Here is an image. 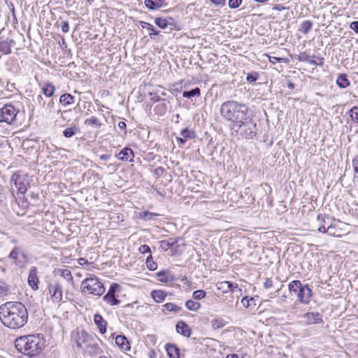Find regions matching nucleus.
I'll return each mask as SVG.
<instances>
[{
	"instance_id": "obj_42",
	"label": "nucleus",
	"mask_w": 358,
	"mask_h": 358,
	"mask_svg": "<svg viewBox=\"0 0 358 358\" xmlns=\"http://www.w3.org/2000/svg\"><path fill=\"white\" fill-rule=\"evenodd\" d=\"M85 124L88 126H96L101 127V123L100 121L95 117H91L90 118H87L85 120Z\"/></svg>"
},
{
	"instance_id": "obj_14",
	"label": "nucleus",
	"mask_w": 358,
	"mask_h": 358,
	"mask_svg": "<svg viewBox=\"0 0 358 358\" xmlns=\"http://www.w3.org/2000/svg\"><path fill=\"white\" fill-rule=\"evenodd\" d=\"M38 270L36 266H32L29 272L28 275V284L34 290H37L38 289V283L39 279L37 275Z\"/></svg>"
},
{
	"instance_id": "obj_16",
	"label": "nucleus",
	"mask_w": 358,
	"mask_h": 358,
	"mask_svg": "<svg viewBox=\"0 0 358 358\" xmlns=\"http://www.w3.org/2000/svg\"><path fill=\"white\" fill-rule=\"evenodd\" d=\"M94 322L101 334L106 332L108 322L100 314L96 313L94 315Z\"/></svg>"
},
{
	"instance_id": "obj_43",
	"label": "nucleus",
	"mask_w": 358,
	"mask_h": 358,
	"mask_svg": "<svg viewBox=\"0 0 358 358\" xmlns=\"http://www.w3.org/2000/svg\"><path fill=\"white\" fill-rule=\"evenodd\" d=\"M164 307L166 308V310L175 313H179L182 310L181 307L178 306L173 303H166L164 305Z\"/></svg>"
},
{
	"instance_id": "obj_44",
	"label": "nucleus",
	"mask_w": 358,
	"mask_h": 358,
	"mask_svg": "<svg viewBox=\"0 0 358 358\" xmlns=\"http://www.w3.org/2000/svg\"><path fill=\"white\" fill-rule=\"evenodd\" d=\"M10 293L9 286L3 282L0 281V296H4Z\"/></svg>"
},
{
	"instance_id": "obj_24",
	"label": "nucleus",
	"mask_w": 358,
	"mask_h": 358,
	"mask_svg": "<svg viewBox=\"0 0 358 358\" xmlns=\"http://www.w3.org/2000/svg\"><path fill=\"white\" fill-rule=\"evenodd\" d=\"M177 241L173 238L163 240L159 242L160 247L164 251L168 250L169 248H173L176 243Z\"/></svg>"
},
{
	"instance_id": "obj_5",
	"label": "nucleus",
	"mask_w": 358,
	"mask_h": 358,
	"mask_svg": "<svg viewBox=\"0 0 358 358\" xmlns=\"http://www.w3.org/2000/svg\"><path fill=\"white\" fill-rule=\"evenodd\" d=\"M80 289L83 293L100 296L104 293L105 287L97 277L92 276L81 282Z\"/></svg>"
},
{
	"instance_id": "obj_26",
	"label": "nucleus",
	"mask_w": 358,
	"mask_h": 358,
	"mask_svg": "<svg viewBox=\"0 0 358 358\" xmlns=\"http://www.w3.org/2000/svg\"><path fill=\"white\" fill-rule=\"evenodd\" d=\"M336 83L341 88H345L350 85V81L345 74H339L336 80Z\"/></svg>"
},
{
	"instance_id": "obj_48",
	"label": "nucleus",
	"mask_w": 358,
	"mask_h": 358,
	"mask_svg": "<svg viewBox=\"0 0 358 358\" xmlns=\"http://www.w3.org/2000/svg\"><path fill=\"white\" fill-rule=\"evenodd\" d=\"M335 221H331L330 224H328L326 229V233L330 236H336V231L335 229L336 225L334 224Z\"/></svg>"
},
{
	"instance_id": "obj_10",
	"label": "nucleus",
	"mask_w": 358,
	"mask_h": 358,
	"mask_svg": "<svg viewBox=\"0 0 358 358\" xmlns=\"http://www.w3.org/2000/svg\"><path fill=\"white\" fill-rule=\"evenodd\" d=\"M10 182L14 184L18 193L24 194L27 192L28 180L26 176L15 173L10 178Z\"/></svg>"
},
{
	"instance_id": "obj_12",
	"label": "nucleus",
	"mask_w": 358,
	"mask_h": 358,
	"mask_svg": "<svg viewBox=\"0 0 358 358\" xmlns=\"http://www.w3.org/2000/svg\"><path fill=\"white\" fill-rule=\"evenodd\" d=\"M303 323L309 325L322 322V316L318 312H309L302 315Z\"/></svg>"
},
{
	"instance_id": "obj_37",
	"label": "nucleus",
	"mask_w": 358,
	"mask_h": 358,
	"mask_svg": "<svg viewBox=\"0 0 358 358\" xmlns=\"http://www.w3.org/2000/svg\"><path fill=\"white\" fill-rule=\"evenodd\" d=\"M313 23L310 20H306L303 21L301 24V27L299 29V31L302 32L304 34H307L310 30L312 29Z\"/></svg>"
},
{
	"instance_id": "obj_41",
	"label": "nucleus",
	"mask_w": 358,
	"mask_h": 358,
	"mask_svg": "<svg viewBox=\"0 0 358 358\" xmlns=\"http://www.w3.org/2000/svg\"><path fill=\"white\" fill-rule=\"evenodd\" d=\"M146 266L150 271H155L157 268V263L153 260L152 256L151 254L149 255V256L146 258Z\"/></svg>"
},
{
	"instance_id": "obj_55",
	"label": "nucleus",
	"mask_w": 358,
	"mask_h": 358,
	"mask_svg": "<svg viewBox=\"0 0 358 358\" xmlns=\"http://www.w3.org/2000/svg\"><path fill=\"white\" fill-rule=\"evenodd\" d=\"M138 252L141 254L151 253L150 248L148 245H142L138 248Z\"/></svg>"
},
{
	"instance_id": "obj_7",
	"label": "nucleus",
	"mask_w": 358,
	"mask_h": 358,
	"mask_svg": "<svg viewBox=\"0 0 358 358\" xmlns=\"http://www.w3.org/2000/svg\"><path fill=\"white\" fill-rule=\"evenodd\" d=\"M20 110L11 103L5 104L0 109V122H6L8 124L15 123Z\"/></svg>"
},
{
	"instance_id": "obj_1",
	"label": "nucleus",
	"mask_w": 358,
	"mask_h": 358,
	"mask_svg": "<svg viewBox=\"0 0 358 358\" xmlns=\"http://www.w3.org/2000/svg\"><path fill=\"white\" fill-rule=\"evenodd\" d=\"M0 320L6 327L12 329H20L28 321L27 309L21 302H6L0 306Z\"/></svg>"
},
{
	"instance_id": "obj_32",
	"label": "nucleus",
	"mask_w": 358,
	"mask_h": 358,
	"mask_svg": "<svg viewBox=\"0 0 358 358\" xmlns=\"http://www.w3.org/2000/svg\"><path fill=\"white\" fill-rule=\"evenodd\" d=\"M180 135L182 136V141H187V139H192L195 137L194 131L189 130L187 128L182 129L180 131Z\"/></svg>"
},
{
	"instance_id": "obj_39",
	"label": "nucleus",
	"mask_w": 358,
	"mask_h": 358,
	"mask_svg": "<svg viewBox=\"0 0 358 358\" xmlns=\"http://www.w3.org/2000/svg\"><path fill=\"white\" fill-rule=\"evenodd\" d=\"M61 288H62V287L57 280L52 281L48 285V291L51 296H52V294H55Z\"/></svg>"
},
{
	"instance_id": "obj_15",
	"label": "nucleus",
	"mask_w": 358,
	"mask_h": 358,
	"mask_svg": "<svg viewBox=\"0 0 358 358\" xmlns=\"http://www.w3.org/2000/svg\"><path fill=\"white\" fill-rule=\"evenodd\" d=\"M176 331L185 337L189 338L192 334V329L189 325L183 321H179L176 326Z\"/></svg>"
},
{
	"instance_id": "obj_8",
	"label": "nucleus",
	"mask_w": 358,
	"mask_h": 358,
	"mask_svg": "<svg viewBox=\"0 0 358 358\" xmlns=\"http://www.w3.org/2000/svg\"><path fill=\"white\" fill-rule=\"evenodd\" d=\"M121 287L119 284L113 282L110 285L107 293L103 296V300L108 305L113 306L120 304V301L116 295L119 292Z\"/></svg>"
},
{
	"instance_id": "obj_4",
	"label": "nucleus",
	"mask_w": 358,
	"mask_h": 358,
	"mask_svg": "<svg viewBox=\"0 0 358 358\" xmlns=\"http://www.w3.org/2000/svg\"><path fill=\"white\" fill-rule=\"evenodd\" d=\"M229 127L233 133L242 138L251 139L257 133V124L249 113Z\"/></svg>"
},
{
	"instance_id": "obj_11",
	"label": "nucleus",
	"mask_w": 358,
	"mask_h": 358,
	"mask_svg": "<svg viewBox=\"0 0 358 358\" xmlns=\"http://www.w3.org/2000/svg\"><path fill=\"white\" fill-rule=\"evenodd\" d=\"M72 337L78 348H84L92 336L82 330L80 331H78Z\"/></svg>"
},
{
	"instance_id": "obj_50",
	"label": "nucleus",
	"mask_w": 358,
	"mask_h": 358,
	"mask_svg": "<svg viewBox=\"0 0 358 358\" xmlns=\"http://www.w3.org/2000/svg\"><path fill=\"white\" fill-rule=\"evenodd\" d=\"M350 115L353 120L358 123V106H354L350 109Z\"/></svg>"
},
{
	"instance_id": "obj_63",
	"label": "nucleus",
	"mask_w": 358,
	"mask_h": 358,
	"mask_svg": "<svg viewBox=\"0 0 358 358\" xmlns=\"http://www.w3.org/2000/svg\"><path fill=\"white\" fill-rule=\"evenodd\" d=\"M249 301H250V299L245 296L242 299L241 302L243 304V306L247 307V306H250Z\"/></svg>"
},
{
	"instance_id": "obj_53",
	"label": "nucleus",
	"mask_w": 358,
	"mask_h": 358,
	"mask_svg": "<svg viewBox=\"0 0 358 358\" xmlns=\"http://www.w3.org/2000/svg\"><path fill=\"white\" fill-rule=\"evenodd\" d=\"M310 58L311 57L307 55L306 52L301 53L297 57V59L300 62H309Z\"/></svg>"
},
{
	"instance_id": "obj_52",
	"label": "nucleus",
	"mask_w": 358,
	"mask_h": 358,
	"mask_svg": "<svg viewBox=\"0 0 358 358\" xmlns=\"http://www.w3.org/2000/svg\"><path fill=\"white\" fill-rule=\"evenodd\" d=\"M220 285L218 289H224V292H227L228 290H232L231 287H233V284L228 281L221 282Z\"/></svg>"
},
{
	"instance_id": "obj_35",
	"label": "nucleus",
	"mask_w": 358,
	"mask_h": 358,
	"mask_svg": "<svg viewBox=\"0 0 358 358\" xmlns=\"http://www.w3.org/2000/svg\"><path fill=\"white\" fill-rule=\"evenodd\" d=\"M352 164L354 170L353 182L354 184H358V156L353 158Z\"/></svg>"
},
{
	"instance_id": "obj_51",
	"label": "nucleus",
	"mask_w": 358,
	"mask_h": 358,
	"mask_svg": "<svg viewBox=\"0 0 358 358\" xmlns=\"http://www.w3.org/2000/svg\"><path fill=\"white\" fill-rule=\"evenodd\" d=\"M259 78V74L257 72H252L250 73H248L246 76V80L248 83H254L256 80H257Z\"/></svg>"
},
{
	"instance_id": "obj_38",
	"label": "nucleus",
	"mask_w": 358,
	"mask_h": 358,
	"mask_svg": "<svg viewBox=\"0 0 358 358\" xmlns=\"http://www.w3.org/2000/svg\"><path fill=\"white\" fill-rule=\"evenodd\" d=\"M79 131V129L76 126L68 127L63 131V135L66 138H71Z\"/></svg>"
},
{
	"instance_id": "obj_20",
	"label": "nucleus",
	"mask_w": 358,
	"mask_h": 358,
	"mask_svg": "<svg viewBox=\"0 0 358 358\" xmlns=\"http://www.w3.org/2000/svg\"><path fill=\"white\" fill-rule=\"evenodd\" d=\"M166 350L169 358H179L180 350L173 344H167Z\"/></svg>"
},
{
	"instance_id": "obj_30",
	"label": "nucleus",
	"mask_w": 358,
	"mask_h": 358,
	"mask_svg": "<svg viewBox=\"0 0 358 358\" xmlns=\"http://www.w3.org/2000/svg\"><path fill=\"white\" fill-rule=\"evenodd\" d=\"M139 24L143 28L148 29V31H152V32L149 34L151 38H152L154 36L159 34V31H156L153 25H152L151 24L144 21H140Z\"/></svg>"
},
{
	"instance_id": "obj_33",
	"label": "nucleus",
	"mask_w": 358,
	"mask_h": 358,
	"mask_svg": "<svg viewBox=\"0 0 358 358\" xmlns=\"http://www.w3.org/2000/svg\"><path fill=\"white\" fill-rule=\"evenodd\" d=\"M185 307L191 311H197L201 308V304L192 299L187 300L185 302Z\"/></svg>"
},
{
	"instance_id": "obj_60",
	"label": "nucleus",
	"mask_w": 358,
	"mask_h": 358,
	"mask_svg": "<svg viewBox=\"0 0 358 358\" xmlns=\"http://www.w3.org/2000/svg\"><path fill=\"white\" fill-rule=\"evenodd\" d=\"M162 100H164L163 99H161L158 95L157 94H151V101H152L154 103H156V102H162Z\"/></svg>"
},
{
	"instance_id": "obj_18",
	"label": "nucleus",
	"mask_w": 358,
	"mask_h": 358,
	"mask_svg": "<svg viewBox=\"0 0 358 358\" xmlns=\"http://www.w3.org/2000/svg\"><path fill=\"white\" fill-rule=\"evenodd\" d=\"M116 157L122 161L132 162V158L134 157V154L131 148H124L116 155Z\"/></svg>"
},
{
	"instance_id": "obj_56",
	"label": "nucleus",
	"mask_w": 358,
	"mask_h": 358,
	"mask_svg": "<svg viewBox=\"0 0 358 358\" xmlns=\"http://www.w3.org/2000/svg\"><path fill=\"white\" fill-rule=\"evenodd\" d=\"M61 29L64 33H67L69 30V24L67 21H62Z\"/></svg>"
},
{
	"instance_id": "obj_21",
	"label": "nucleus",
	"mask_w": 358,
	"mask_h": 358,
	"mask_svg": "<svg viewBox=\"0 0 358 358\" xmlns=\"http://www.w3.org/2000/svg\"><path fill=\"white\" fill-rule=\"evenodd\" d=\"M158 280L162 282H169L174 280V277L166 271H160L157 273Z\"/></svg>"
},
{
	"instance_id": "obj_22",
	"label": "nucleus",
	"mask_w": 358,
	"mask_h": 358,
	"mask_svg": "<svg viewBox=\"0 0 358 358\" xmlns=\"http://www.w3.org/2000/svg\"><path fill=\"white\" fill-rule=\"evenodd\" d=\"M55 273L59 275L68 282L73 284V276L71 275V272L69 269H57L55 271Z\"/></svg>"
},
{
	"instance_id": "obj_31",
	"label": "nucleus",
	"mask_w": 358,
	"mask_h": 358,
	"mask_svg": "<svg viewBox=\"0 0 358 358\" xmlns=\"http://www.w3.org/2000/svg\"><path fill=\"white\" fill-rule=\"evenodd\" d=\"M55 86L52 83H47L42 87V92L48 97L54 94Z\"/></svg>"
},
{
	"instance_id": "obj_25",
	"label": "nucleus",
	"mask_w": 358,
	"mask_h": 358,
	"mask_svg": "<svg viewBox=\"0 0 358 358\" xmlns=\"http://www.w3.org/2000/svg\"><path fill=\"white\" fill-rule=\"evenodd\" d=\"M167 110V105L166 100H162V102L157 104L155 107L154 111L158 115H163L166 113Z\"/></svg>"
},
{
	"instance_id": "obj_61",
	"label": "nucleus",
	"mask_w": 358,
	"mask_h": 358,
	"mask_svg": "<svg viewBox=\"0 0 358 358\" xmlns=\"http://www.w3.org/2000/svg\"><path fill=\"white\" fill-rule=\"evenodd\" d=\"M53 106H54V101H53V100H51L47 105V109L48 110L49 113L52 112V109L53 108Z\"/></svg>"
},
{
	"instance_id": "obj_34",
	"label": "nucleus",
	"mask_w": 358,
	"mask_h": 358,
	"mask_svg": "<svg viewBox=\"0 0 358 358\" xmlns=\"http://www.w3.org/2000/svg\"><path fill=\"white\" fill-rule=\"evenodd\" d=\"M159 215L157 213L144 211L140 213L139 217L144 221H150L155 218V217L159 216Z\"/></svg>"
},
{
	"instance_id": "obj_62",
	"label": "nucleus",
	"mask_w": 358,
	"mask_h": 358,
	"mask_svg": "<svg viewBox=\"0 0 358 358\" xmlns=\"http://www.w3.org/2000/svg\"><path fill=\"white\" fill-rule=\"evenodd\" d=\"M78 263L80 265H85L88 264V261L86 259L81 257L78 259Z\"/></svg>"
},
{
	"instance_id": "obj_19",
	"label": "nucleus",
	"mask_w": 358,
	"mask_h": 358,
	"mask_svg": "<svg viewBox=\"0 0 358 358\" xmlns=\"http://www.w3.org/2000/svg\"><path fill=\"white\" fill-rule=\"evenodd\" d=\"M115 343L122 350L127 351L130 350V343L126 336L123 335H118L116 336Z\"/></svg>"
},
{
	"instance_id": "obj_3",
	"label": "nucleus",
	"mask_w": 358,
	"mask_h": 358,
	"mask_svg": "<svg viewBox=\"0 0 358 358\" xmlns=\"http://www.w3.org/2000/svg\"><path fill=\"white\" fill-rule=\"evenodd\" d=\"M221 117L230 124H235L249 113L248 107L242 103L229 100L222 103L220 108Z\"/></svg>"
},
{
	"instance_id": "obj_40",
	"label": "nucleus",
	"mask_w": 358,
	"mask_h": 358,
	"mask_svg": "<svg viewBox=\"0 0 358 358\" xmlns=\"http://www.w3.org/2000/svg\"><path fill=\"white\" fill-rule=\"evenodd\" d=\"M144 3L145 6L150 10L159 9L162 6V3L154 1L152 0H145Z\"/></svg>"
},
{
	"instance_id": "obj_45",
	"label": "nucleus",
	"mask_w": 358,
	"mask_h": 358,
	"mask_svg": "<svg viewBox=\"0 0 358 358\" xmlns=\"http://www.w3.org/2000/svg\"><path fill=\"white\" fill-rule=\"evenodd\" d=\"M312 58H314L315 59H311L310 58L309 64H313L315 66H322L324 65V59L323 57H316L315 55L311 57Z\"/></svg>"
},
{
	"instance_id": "obj_47",
	"label": "nucleus",
	"mask_w": 358,
	"mask_h": 358,
	"mask_svg": "<svg viewBox=\"0 0 358 358\" xmlns=\"http://www.w3.org/2000/svg\"><path fill=\"white\" fill-rule=\"evenodd\" d=\"M206 295V293L204 290L198 289L193 292L192 297L195 300H200L203 299Z\"/></svg>"
},
{
	"instance_id": "obj_46",
	"label": "nucleus",
	"mask_w": 358,
	"mask_h": 358,
	"mask_svg": "<svg viewBox=\"0 0 358 358\" xmlns=\"http://www.w3.org/2000/svg\"><path fill=\"white\" fill-rule=\"evenodd\" d=\"M155 22L161 29L166 28L169 24L167 20L165 18H162V17L155 18Z\"/></svg>"
},
{
	"instance_id": "obj_58",
	"label": "nucleus",
	"mask_w": 358,
	"mask_h": 358,
	"mask_svg": "<svg viewBox=\"0 0 358 358\" xmlns=\"http://www.w3.org/2000/svg\"><path fill=\"white\" fill-rule=\"evenodd\" d=\"M350 28L358 34V21H353L350 24Z\"/></svg>"
},
{
	"instance_id": "obj_57",
	"label": "nucleus",
	"mask_w": 358,
	"mask_h": 358,
	"mask_svg": "<svg viewBox=\"0 0 358 358\" xmlns=\"http://www.w3.org/2000/svg\"><path fill=\"white\" fill-rule=\"evenodd\" d=\"M268 59H269V62L273 64L285 60L283 58H281V57H271V56H268Z\"/></svg>"
},
{
	"instance_id": "obj_54",
	"label": "nucleus",
	"mask_w": 358,
	"mask_h": 358,
	"mask_svg": "<svg viewBox=\"0 0 358 358\" xmlns=\"http://www.w3.org/2000/svg\"><path fill=\"white\" fill-rule=\"evenodd\" d=\"M242 3V0H229V6L231 8H237L240 6Z\"/></svg>"
},
{
	"instance_id": "obj_23",
	"label": "nucleus",
	"mask_w": 358,
	"mask_h": 358,
	"mask_svg": "<svg viewBox=\"0 0 358 358\" xmlns=\"http://www.w3.org/2000/svg\"><path fill=\"white\" fill-rule=\"evenodd\" d=\"M151 296L157 303H161L165 299L166 293L162 290H153Z\"/></svg>"
},
{
	"instance_id": "obj_28",
	"label": "nucleus",
	"mask_w": 358,
	"mask_h": 358,
	"mask_svg": "<svg viewBox=\"0 0 358 358\" xmlns=\"http://www.w3.org/2000/svg\"><path fill=\"white\" fill-rule=\"evenodd\" d=\"M74 96L70 94L66 93L60 96L59 102L64 106L72 104L74 101Z\"/></svg>"
},
{
	"instance_id": "obj_27",
	"label": "nucleus",
	"mask_w": 358,
	"mask_h": 358,
	"mask_svg": "<svg viewBox=\"0 0 358 358\" xmlns=\"http://www.w3.org/2000/svg\"><path fill=\"white\" fill-rule=\"evenodd\" d=\"M210 324L213 329L217 330L224 327L226 324V322L224 319L221 317H217L211 320Z\"/></svg>"
},
{
	"instance_id": "obj_2",
	"label": "nucleus",
	"mask_w": 358,
	"mask_h": 358,
	"mask_svg": "<svg viewBox=\"0 0 358 358\" xmlns=\"http://www.w3.org/2000/svg\"><path fill=\"white\" fill-rule=\"evenodd\" d=\"M15 346L20 352L35 357L42 352L45 347V341L38 334H30L17 338L15 341Z\"/></svg>"
},
{
	"instance_id": "obj_13",
	"label": "nucleus",
	"mask_w": 358,
	"mask_h": 358,
	"mask_svg": "<svg viewBox=\"0 0 358 358\" xmlns=\"http://www.w3.org/2000/svg\"><path fill=\"white\" fill-rule=\"evenodd\" d=\"M317 220L318 222V231L323 234H326L327 227L330 224L331 221H335L332 217L326 214H319Z\"/></svg>"
},
{
	"instance_id": "obj_6",
	"label": "nucleus",
	"mask_w": 358,
	"mask_h": 358,
	"mask_svg": "<svg viewBox=\"0 0 358 358\" xmlns=\"http://www.w3.org/2000/svg\"><path fill=\"white\" fill-rule=\"evenodd\" d=\"M288 289L290 292H294L297 296L301 303H309L312 296V290L308 285H302L299 280H295L289 283Z\"/></svg>"
},
{
	"instance_id": "obj_17",
	"label": "nucleus",
	"mask_w": 358,
	"mask_h": 358,
	"mask_svg": "<svg viewBox=\"0 0 358 358\" xmlns=\"http://www.w3.org/2000/svg\"><path fill=\"white\" fill-rule=\"evenodd\" d=\"M84 348H85L87 352L90 355H97L101 351L99 344L92 337H91Z\"/></svg>"
},
{
	"instance_id": "obj_9",
	"label": "nucleus",
	"mask_w": 358,
	"mask_h": 358,
	"mask_svg": "<svg viewBox=\"0 0 358 358\" xmlns=\"http://www.w3.org/2000/svg\"><path fill=\"white\" fill-rule=\"evenodd\" d=\"M9 258L13 260V263L19 268H23L27 263V258L21 248L15 247L9 255Z\"/></svg>"
},
{
	"instance_id": "obj_64",
	"label": "nucleus",
	"mask_w": 358,
	"mask_h": 358,
	"mask_svg": "<svg viewBox=\"0 0 358 358\" xmlns=\"http://www.w3.org/2000/svg\"><path fill=\"white\" fill-rule=\"evenodd\" d=\"M226 358H243V357H239V355L237 354H229L226 357Z\"/></svg>"
},
{
	"instance_id": "obj_49",
	"label": "nucleus",
	"mask_w": 358,
	"mask_h": 358,
	"mask_svg": "<svg viewBox=\"0 0 358 358\" xmlns=\"http://www.w3.org/2000/svg\"><path fill=\"white\" fill-rule=\"evenodd\" d=\"M52 300L55 303H59L62 300V289L61 288L55 294H52Z\"/></svg>"
},
{
	"instance_id": "obj_29",
	"label": "nucleus",
	"mask_w": 358,
	"mask_h": 358,
	"mask_svg": "<svg viewBox=\"0 0 358 358\" xmlns=\"http://www.w3.org/2000/svg\"><path fill=\"white\" fill-rule=\"evenodd\" d=\"M12 43L13 41H10V42L6 41L0 42V52L5 55L10 54L11 52Z\"/></svg>"
},
{
	"instance_id": "obj_36",
	"label": "nucleus",
	"mask_w": 358,
	"mask_h": 358,
	"mask_svg": "<svg viewBox=\"0 0 358 358\" xmlns=\"http://www.w3.org/2000/svg\"><path fill=\"white\" fill-rule=\"evenodd\" d=\"M201 95L200 89L196 87L189 91H184L182 92V96L185 98H192L194 96H199Z\"/></svg>"
},
{
	"instance_id": "obj_59",
	"label": "nucleus",
	"mask_w": 358,
	"mask_h": 358,
	"mask_svg": "<svg viewBox=\"0 0 358 358\" xmlns=\"http://www.w3.org/2000/svg\"><path fill=\"white\" fill-rule=\"evenodd\" d=\"M273 286V281L270 278H266L264 282V287L266 289H269Z\"/></svg>"
}]
</instances>
